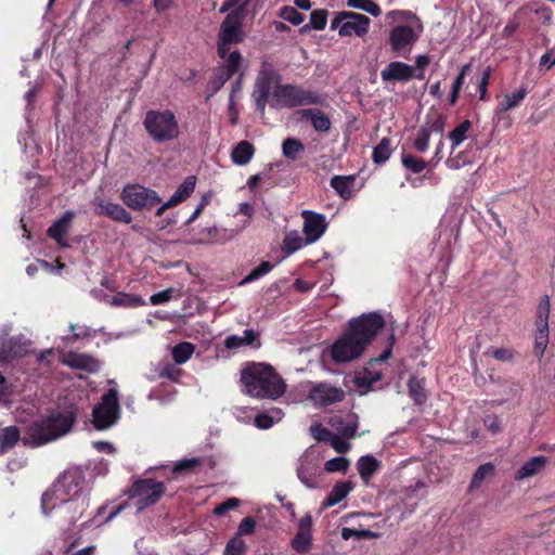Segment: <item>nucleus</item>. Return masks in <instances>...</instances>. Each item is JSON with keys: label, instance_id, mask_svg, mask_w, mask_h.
Masks as SVG:
<instances>
[{"label": "nucleus", "instance_id": "obj_1", "mask_svg": "<svg viewBox=\"0 0 555 555\" xmlns=\"http://www.w3.org/2000/svg\"><path fill=\"white\" fill-rule=\"evenodd\" d=\"M89 487L83 473L78 468L64 472L43 493L42 512L49 515L56 511L69 524L76 522L88 507Z\"/></svg>", "mask_w": 555, "mask_h": 555}, {"label": "nucleus", "instance_id": "obj_2", "mask_svg": "<svg viewBox=\"0 0 555 555\" xmlns=\"http://www.w3.org/2000/svg\"><path fill=\"white\" fill-rule=\"evenodd\" d=\"M384 324L383 317L375 312L351 319L344 334L331 346L333 361L347 363L360 358Z\"/></svg>", "mask_w": 555, "mask_h": 555}, {"label": "nucleus", "instance_id": "obj_3", "mask_svg": "<svg viewBox=\"0 0 555 555\" xmlns=\"http://www.w3.org/2000/svg\"><path fill=\"white\" fill-rule=\"evenodd\" d=\"M385 18L391 25L388 35L390 50L398 56H406L423 31L422 23L412 12L401 10L387 12Z\"/></svg>", "mask_w": 555, "mask_h": 555}, {"label": "nucleus", "instance_id": "obj_4", "mask_svg": "<svg viewBox=\"0 0 555 555\" xmlns=\"http://www.w3.org/2000/svg\"><path fill=\"white\" fill-rule=\"evenodd\" d=\"M244 392L254 398L278 399L285 392V384L270 365L251 363L241 374Z\"/></svg>", "mask_w": 555, "mask_h": 555}, {"label": "nucleus", "instance_id": "obj_5", "mask_svg": "<svg viewBox=\"0 0 555 555\" xmlns=\"http://www.w3.org/2000/svg\"><path fill=\"white\" fill-rule=\"evenodd\" d=\"M75 416L72 412L51 414L34 422L23 437L24 444L38 447L66 435L73 427Z\"/></svg>", "mask_w": 555, "mask_h": 555}, {"label": "nucleus", "instance_id": "obj_6", "mask_svg": "<svg viewBox=\"0 0 555 555\" xmlns=\"http://www.w3.org/2000/svg\"><path fill=\"white\" fill-rule=\"evenodd\" d=\"M144 127L149 135L157 143L172 141L180 135L178 120L169 109L147 112Z\"/></svg>", "mask_w": 555, "mask_h": 555}, {"label": "nucleus", "instance_id": "obj_7", "mask_svg": "<svg viewBox=\"0 0 555 555\" xmlns=\"http://www.w3.org/2000/svg\"><path fill=\"white\" fill-rule=\"evenodd\" d=\"M243 8L232 10L221 23L218 34V54L225 57L232 44H238L246 38L243 28Z\"/></svg>", "mask_w": 555, "mask_h": 555}, {"label": "nucleus", "instance_id": "obj_8", "mask_svg": "<svg viewBox=\"0 0 555 555\" xmlns=\"http://www.w3.org/2000/svg\"><path fill=\"white\" fill-rule=\"evenodd\" d=\"M281 78L276 70L267 62H263L258 73L253 98L255 105L261 113L264 112L266 105L271 104V96L279 90Z\"/></svg>", "mask_w": 555, "mask_h": 555}, {"label": "nucleus", "instance_id": "obj_9", "mask_svg": "<svg viewBox=\"0 0 555 555\" xmlns=\"http://www.w3.org/2000/svg\"><path fill=\"white\" fill-rule=\"evenodd\" d=\"M370 24L371 21L366 15L351 11H343L332 20L331 28L337 29L341 37L352 35L363 37L369 33Z\"/></svg>", "mask_w": 555, "mask_h": 555}, {"label": "nucleus", "instance_id": "obj_10", "mask_svg": "<svg viewBox=\"0 0 555 555\" xmlns=\"http://www.w3.org/2000/svg\"><path fill=\"white\" fill-rule=\"evenodd\" d=\"M317 102L318 96L310 91L293 85H281L276 93L271 96L270 106L275 108L295 107Z\"/></svg>", "mask_w": 555, "mask_h": 555}, {"label": "nucleus", "instance_id": "obj_11", "mask_svg": "<svg viewBox=\"0 0 555 555\" xmlns=\"http://www.w3.org/2000/svg\"><path fill=\"white\" fill-rule=\"evenodd\" d=\"M120 199L133 210H150L162 201L154 190L140 184L126 185L121 191Z\"/></svg>", "mask_w": 555, "mask_h": 555}, {"label": "nucleus", "instance_id": "obj_12", "mask_svg": "<svg viewBox=\"0 0 555 555\" xmlns=\"http://www.w3.org/2000/svg\"><path fill=\"white\" fill-rule=\"evenodd\" d=\"M119 418V405L117 391L109 389L103 397L102 401L93 410V425L96 429H107Z\"/></svg>", "mask_w": 555, "mask_h": 555}, {"label": "nucleus", "instance_id": "obj_13", "mask_svg": "<svg viewBox=\"0 0 555 555\" xmlns=\"http://www.w3.org/2000/svg\"><path fill=\"white\" fill-rule=\"evenodd\" d=\"M165 492V486L160 481L143 479L137 481L131 490L130 498L134 501L138 512L155 504Z\"/></svg>", "mask_w": 555, "mask_h": 555}, {"label": "nucleus", "instance_id": "obj_14", "mask_svg": "<svg viewBox=\"0 0 555 555\" xmlns=\"http://www.w3.org/2000/svg\"><path fill=\"white\" fill-rule=\"evenodd\" d=\"M320 460V454L312 448L307 449L299 459L297 477L309 489H314L319 486V478L321 476Z\"/></svg>", "mask_w": 555, "mask_h": 555}, {"label": "nucleus", "instance_id": "obj_15", "mask_svg": "<svg viewBox=\"0 0 555 555\" xmlns=\"http://www.w3.org/2000/svg\"><path fill=\"white\" fill-rule=\"evenodd\" d=\"M312 517L306 514L298 520L297 530L291 541V547L298 554H307L312 548Z\"/></svg>", "mask_w": 555, "mask_h": 555}, {"label": "nucleus", "instance_id": "obj_16", "mask_svg": "<svg viewBox=\"0 0 555 555\" xmlns=\"http://www.w3.org/2000/svg\"><path fill=\"white\" fill-rule=\"evenodd\" d=\"M301 216L304 218L302 232L306 236V244H312L317 242L327 229L325 216L311 210H304Z\"/></svg>", "mask_w": 555, "mask_h": 555}, {"label": "nucleus", "instance_id": "obj_17", "mask_svg": "<svg viewBox=\"0 0 555 555\" xmlns=\"http://www.w3.org/2000/svg\"><path fill=\"white\" fill-rule=\"evenodd\" d=\"M344 391L326 383L311 386L309 399L317 405H327L343 400Z\"/></svg>", "mask_w": 555, "mask_h": 555}, {"label": "nucleus", "instance_id": "obj_18", "mask_svg": "<svg viewBox=\"0 0 555 555\" xmlns=\"http://www.w3.org/2000/svg\"><path fill=\"white\" fill-rule=\"evenodd\" d=\"M414 74V68L400 61L390 62L380 72L383 82H408Z\"/></svg>", "mask_w": 555, "mask_h": 555}, {"label": "nucleus", "instance_id": "obj_19", "mask_svg": "<svg viewBox=\"0 0 555 555\" xmlns=\"http://www.w3.org/2000/svg\"><path fill=\"white\" fill-rule=\"evenodd\" d=\"M93 204L95 206V214L99 216H105L126 224L132 221L131 214L117 203L105 202L104 199L95 197Z\"/></svg>", "mask_w": 555, "mask_h": 555}, {"label": "nucleus", "instance_id": "obj_20", "mask_svg": "<svg viewBox=\"0 0 555 555\" xmlns=\"http://www.w3.org/2000/svg\"><path fill=\"white\" fill-rule=\"evenodd\" d=\"M94 295L106 305L114 307L137 308L145 305L144 299L134 294L117 293L115 295H106L102 291H95Z\"/></svg>", "mask_w": 555, "mask_h": 555}, {"label": "nucleus", "instance_id": "obj_21", "mask_svg": "<svg viewBox=\"0 0 555 555\" xmlns=\"http://www.w3.org/2000/svg\"><path fill=\"white\" fill-rule=\"evenodd\" d=\"M62 362L69 367L86 371L88 373L98 372L101 367L99 360L86 353H65L62 358Z\"/></svg>", "mask_w": 555, "mask_h": 555}, {"label": "nucleus", "instance_id": "obj_22", "mask_svg": "<svg viewBox=\"0 0 555 555\" xmlns=\"http://www.w3.org/2000/svg\"><path fill=\"white\" fill-rule=\"evenodd\" d=\"M331 425L335 430V435L346 439L354 436L357 430V423L352 415H335L331 418Z\"/></svg>", "mask_w": 555, "mask_h": 555}, {"label": "nucleus", "instance_id": "obj_23", "mask_svg": "<svg viewBox=\"0 0 555 555\" xmlns=\"http://www.w3.org/2000/svg\"><path fill=\"white\" fill-rule=\"evenodd\" d=\"M75 217L74 211L68 210L64 212L48 230L50 237L55 240L59 244L65 245L64 237L68 232L72 221Z\"/></svg>", "mask_w": 555, "mask_h": 555}, {"label": "nucleus", "instance_id": "obj_24", "mask_svg": "<svg viewBox=\"0 0 555 555\" xmlns=\"http://www.w3.org/2000/svg\"><path fill=\"white\" fill-rule=\"evenodd\" d=\"M302 119H309L315 131L326 132L331 128L330 118L318 108H306L298 112Z\"/></svg>", "mask_w": 555, "mask_h": 555}, {"label": "nucleus", "instance_id": "obj_25", "mask_svg": "<svg viewBox=\"0 0 555 555\" xmlns=\"http://www.w3.org/2000/svg\"><path fill=\"white\" fill-rule=\"evenodd\" d=\"M354 181L353 176H335L331 179V186L344 199H349L354 195Z\"/></svg>", "mask_w": 555, "mask_h": 555}, {"label": "nucleus", "instance_id": "obj_26", "mask_svg": "<svg viewBox=\"0 0 555 555\" xmlns=\"http://www.w3.org/2000/svg\"><path fill=\"white\" fill-rule=\"evenodd\" d=\"M258 335L254 330H245L243 335H230L224 339L227 349L235 350L242 347L251 346L257 341Z\"/></svg>", "mask_w": 555, "mask_h": 555}, {"label": "nucleus", "instance_id": "obj_27", "mask_svg": "<svg viewBox=\"0 0 555 555\" xmlns=\"http://www.w3.org/2000/svg\"><path fill=\"white\" fill-rule=\"evenodd\" d=\"M433 131L442 132V122L441 121L436 122L434 126H430V127L424 126L418 130L416 138L414 140V143H413L414 147L418 152L424 153L428 150L430 135H431Z\"/></svg>", "mask_w": 555, "mask_h": 555}, {"label": "nucleus", "instance_id": "obj_28", "mask_svg": "<svg viewBox=\"0 0 555 555\" xmlns=\"http://www.w3.org/2000/svg\"><path fill=\"white\" fill-rule=\"evenodd\" d=\"M353 489L351 481L337 482L327 495L324 506L331 507L341 502Z\"/></svg>", "mask_w": 555, "mask_h": 555}, {"label": "nucleus", "instance_id": "obj_29", "mask_svg": "<svg viewBox=\"0 0 555 555\" xmlns=\"http://www.w3.org/2000/svg\"><path fill=\"white\" fill-rule=\"evenodd\" d=\"M195 183V177H186L184 181L178 186L172 196L168 199V205L177 206L181 202L185 201L194 192Z\"/></svg>", "mask_w": 555, "mask_h": 555}, {"label": "nucleus", "instance_id": "obj_30", "mask_svg": "<svg viewBox=\"0 0 555 555\" xmlns=\"http://www.w3.org/2000/svg\"><path fill=\"white\" fill-rule=\"evenodd\" d=\"M357 467L361 479L367 483L379 467V462L372 455H364L358 460Z\"/></svg>", "mask_w": 555, "mask_h": 555}, {"label": "nucleus", "instance_id": "obj_31", "mask_svg": "<svg viewBox=\"0 0 555 555\" xmlns=\"http://www.w3.org/2000/svg\"><path fill=\"white\" fill-rule=\"evenodd\" d=\"M254 156V147L247 141H241L232 151L231 158L235 165L244 166Z\"/></svg>", "mask_w": 555, "mask_h": 555}, {"label": "nucleus", "instance_id": "obj_32", "mask_svg": "<svg viewBox=\"0 0 555 555\" xmlns=\"http://www.w3.org/2000/svg\"><path fill=\"white\" fill-rule=\"evenodd\" d=\"M527 93V88L520 87L514 92L505 94L502 102L498 105V111L504 113L518 106Z\"/></svg>", "mask_w": 555, "mask_h": 555}, {"label": "nucleus", "instance_id": "obj_33", "mask_svg": "<svg viewBox=\"0 0 555 555\" xmlns=\"http://www.w3.org/2000/svg\"><path fill=\"white\" fill-rule=\"evenodd\" d=\"M20 439V430L15 426L0 428V454L12 449Z\"/></svg>", "mask_w": 555, "mask_h": 555}, {"label": "nucleus", "instance_id": "obj_34", "mask_svg": "<svg viewBox=\"0 0 555 555\" xmlns=\"http://www.w3.org/2000/svg\"><path fill=\"white\" fill-rule=\"evenodd\" d=\"M195 351V346L189 341H182L172 347L171 354L176 364L188 362Z\"/></svg>", "mask_w": 555, "mask_h": 555}, {"label": "nucleus", "instance_id": "obj_35", "mask_svg": "<svg viewBox=\"0 0 555 555\" xmlns=\"http://www.w3.org/2000/svg\"><path fill=\"white\" fill-rule=\"evenodd\" d=\"M546 463L544 456H535L526 462L516 474L517 479H525L540 472Z\"/></svg>", "mask_w": 555, "mask_h": 555}, {"label": "nucleus", "instance_id": "obj_36", "mask_svg": "<svg viewBox=\"0 0 555 555\" xmlns=\"http://www.w3.org/2000/svg\"><path fill=\"white\" fill-rule=\"evenodd\" d=\"M283 416L284 414L282 410L274 408L266 413L259 414L255 418V425L260 429H269L275 423L280 422L283 418Z\"/></svg>", "mask_w": 555, "mask_h": 555}, {"label": "nucleus", "instance_id": "obj_37", "mask_svg": "<svg viewBox=\"0 0 555 555\" xmlns=\"http://www.w3.org/2000/svg\"><path fill=\"white\" fill-rule=\"evenodd\" d=\"M470 121L466 119L450 132L449 139L451 140L452 153L467 139V133L470 130Z\"/></svg>", "mask_w": 555, "mask_h": 555}, {"label": "nucleus", "instance_id": "obj_38", "mask_svg": "<svg viewBox=\"0 0 555 555\" xmlns=\"http://www.w3.org/2000/svg\"><path fill=\"white\" fill-rule=\"evenodd\" d=\"M304 245H307L306 237L302 238L298 232L293 231L286 234L282 244V250L291 255L302 248Z\"/></svg>", "mask_w": 555, "mask_h": 555}, {"label": "nucleus", "instance_id": "obj_39", "mask_svg": "<svg viewBox=\"0 0 555 555\" xmlns=\"http://www.w3.org/2000/svg\"><path fill=\"white\" fill-rule=\"evenodd\" d=\"M304 144L300 141L293 138H287L282 143V153L284 157L292 160L297 159L304 152Z\"/></svg>", "mask_w": 555, "mask_h": 555}, {"label": "nucleus", "instance_id": "obj_40", "mask_svg": "<svg viewBox=\"0 0 555 555\" xmlns=\"http://www.w3.org/2000/svg\"><path fill=\"white\" fill-rule=\"evenodd\" d=\"M392 152L391 141L388 138H384L380 142L375 146L373 151V162L375 164H384L388 160Z\"/></svg>", "mask_w": 555, "mask_h": 555}, {"label": "nucleus", "instance_id": "obj_41", "mask_svg": "<svg viewBox=\"0 0 555 555\" xmlns=\"http://www.w3.org/2000/svg\"><path fill=\"white\" fill-rule=\"evenodd\" d=\"M224 60V65L222 66V69L228 72L231 75H234L240 72L242 64H243V57L238 51H230L225 54V57H222Z\"/></svg>", "mask_w": 555, "mask_h": 555}, {"label": "nucleus", "instance_id": "obj_42", "mask_svg": "<svg viewBox=\"0 0 555 555\" xmlns=\"http://www.w3.org/2000/svg\"><path fill=\"white\" fill-rule=\"evenodd\" d=\"M551 302L547 295L543 296L538 305L537 309V327H548V315H550Z\"/></svg>", "mask_w": 555, "mask_h": 555}, {"label": "nucleus", "instance_id": "obj_43", "mask_svg": "<svg viewBox=\"0 0 555 555\" xmlns=\"http://www.w3.org/2000/svg\"><path fill=\"white\" fill-rule=\"evenodd\" d=\"M494 474V466L491 463H486L483 465H480L477 470L475 472L469 489H477L479 488L482 482L486 480L487 477L492 476Z\"/></svg>", "mask_w": 555, "mask_h": 555}, {"label": "nucleus", "instance_id": "obj_44", "mask_svg": "<svg viewBox=\"0 0 555 555\" xmlns=\"http://www.w3.org/2000/svg\"><path fill=\"white\" fill-rule=\"evenodd\" d=\"M409 392L416 403H423L426 399L424 380L416 377H412L409 380Z\"/></svg>", "mask_w": 555, "mask_h": 555}, {"label": "nucleus", "instance_id": "obj_45", "mask_svg": "<svg viewBox=\"0 0 555 555\" xmlns=\"http://www.w3.org/2000/svg\"><path fill=\"white\" fill-rule=\"evenodd\" d=\"M347 5L365 11L373 16H378L382 13L380 8L372 0H347Z\"/></svg>", "mask_w": 555, "mask_h": 555}, {"label": "nucleus", "instance_id": "obj_46", "mask_svg": "<svg viewBox=\"0 0 555 555\" xmlns=\"http://www.w3.org/2000/svg\"><path fill=\"white\" fill-rule=\"evenodd\" d=\"M273 264L268 261H262L257 268L253 269L241 282L240 285L251 283L261 276L266 275L273 269Z\"/></svg>", "mask_w": 555, "mask_h": 555}, {"label": "nucleus", "instance_id": "obj_47", "mask_svg": "<svg viewBox=\"0 0 555 555\" xmlns=\"http://www.w3.org/2000/svg\"><path fill=\"white\" fill-rule=\"evenodd\" d=\"M548 344V327H537L534 352L541 358L546 350Z\"/></svg>", "mask_w": 555, "mask_h": 555}, {"label": "nucleus", "instance_id": "obj_48", "mask_svg": "<svg viewBox=\"0 0 555 555\" xmlns=\"http://www.w3.org/2000/svg\"><path fill=\"white\" fill-rule=\"evenodd\" d=\"M403 166L411 170L413 173H420L426 168V163L412 155L402 156Z\"/></svg>", "mask_w": 555, "mask_h": 555}, {"label": "nucleus", "instance_id": "obj_49", "mask_svg": "<svg viewBox=\"0 0 555 555\" xmlns=\"http://www.w3.org/2000/svg\"><path fill=\"white\" fill-rule=\"evenodd\" d=\"M349 461L346 457H334L332 460H328L324 464V469L327 473H336L341 472L345 473L348 469Z\"/></svg>", "mask_w": 555, "mask_h": 555}, {"label": "nucleus", "instance_id": "obj_50", "mask_svg": "<svg viewBox=\"0 0 555 555\" xmlns=\"http://www.w3.org/2000/svg\"><path fill=\"white\" fill-rule=\"evenodd\" d=\"M158 376L176 382L181 376V370L170 363H160L158 367Z\"/></svg>", "mask_w": 555, "mask_h": 555}, {"label": "nucleus", "instance_id": "obj_51", "mask_svg": "<svg viewBox=\"0 0 555 555\" xmlns=\"http://www.w3.org/2000/svg\"><path fill=\"white\" fill-rule=\"evenodd\" d=\"M245 547V542L241 538L234 537L227 544L223 555H243Z\"/></svg>", "mask_w": 555, "mask_h": 555}, {"label": "nucleus", "instance_id": "obj_52", "mask_svg": "<svg viewBox=\"0 0 555 555\" xmlns=\"http://www.w3.org/2000/svg\"><path fill=\"white\" fill-rule=\"evenodd\" d=\"M327 22V12L324 10H315L310 15L311 26L317 30L325 28Z\"/></svg>", "mask_w": 555, "mask_h": 555}, {"label": "nucleus", "instance_id": "obj_53", "mask_svg": "<svg viewBox=\"0 0 555 555\" xmlns=\"http://www.w3.org/2000/svg\"><path fill=\"white\" fill-rule=\"evenodd\" d=\"M311 436L318 441H328L333 431L324 428L321 424H313L310 427Z\"/></svg>", "mask_w": 555, "mask_h": 555}, {"label": "nucleus", "instance_id": "obj_54", "mask_svg": "<svg viewBox=\"0 0 555 555\" xmlns=\"http://www.w3.org/2000/svg\"><path fill=\"white\" fill-rule=\"evenodd\" d=\"M281 15L284 20L291 22L294 25H299L304 22V16L294 8H283Z\"/></svg>", "mask_w": 555, "mask_h": 555}, {"label": "nucleus", "instance_id": "obj_55", "mask_svg": "<svg viewBox=\"0 0 555 555\" xmlns=\"http://www.w3.org/2000/svg\"><path fill=\"white\" fill-rule=\"evenodd\" d=\"M341 438L333 433L328 439V442L337 453H346L350 449V443Z\"/></svg>", "mask_w": 555, "mask_h": 555}, {"label": "nucleus", "instance_id": "obj_56", "mask_svg": "<svg viewBox=\"0 0 555 555\" xmlns=\"http://www.w3.org/2000/svg\"><path fill=\"white\" fill-rule=\"evenodd\" d=\"M240 505V500L236 498H230L225 502L217 505L214 509V513L217 516H223L230 509H234Z\"/></svg>", "mask_w": 555, "mask_h": 555}, {"label": "nucleus", "instance_id": "obj_57", "mask_svg": "<svg viewBox=\"0 0 555 555\" xmlns=\"http://www.w3.org/2000/svg\"><path fill=\"white\" fill-rule=\"evenodd\" d=\"M173 289L167 288L159 293L153 294L150 297V302L153 306L162 305L168 302L172 298Z\"/></svg>", "mask_w": 555, "mask_h": 555}, {"label": "nucleus", "instance_id": "obj_58", "mask_svg": "<svg viewBox=\"0 0 555 555\" xmlns=\"http://www.w3.org/2000/svg\"><path fill=\"white\" fill-rule=\"evenodd\" d=\"M199 465V460L197 457L181 460L173 466V473H182L186 470H191Z\"/></svg>", "mask_w": 555, "mask_h": 555}, {"label": "nucleus", "instance_id": "obj_59", "mask_svg": "<svg viewBox=\"0 0 555 555\" xmlns=\"http://www.w3.org/2000/svg\"><path fill=\"white\" fill-rule=\"evenodd\" d=\"M255 519L253 517H245L238 526L237 535L250 534L255 531Z\"/></svg>", "mask_w": 555, "mask_h": 555}, {"label": "nucleus", "instance_id": "obj_60", "mask_svg": "<svg viewBox=\"0 0 555 555\" xmlns=\"http://www.w3.org/2000/svg\"><path fill=\"white\" fill-rule=\"evenodd\" d=\"M485 426L492 434H498L502 429L501 421L496 415H489L485 418Z\"/></svg>", "mask_w": 555, "mask_h": 555}, {"label": "nucleus", "instance_id": "obj_61", "mask_svg": "<svg viewBox=\"0 0 555 555\" xmlns=\"http://www.w3.org/2000/svg\"><path fill=\"white\" fill-rule=\"evenodd\" d=\"M490 74H491V68L490 67H487L482 75H481V78L478 82V88H479V91H480V100H483L486 98V94H487V87H488V83H489V79H490Z\"/></svg>", "mask_w": 555, "mask_h": 555}, {"label": "nucleus", "instance_id": "obj_62", "mask_svg": "<svg viewBox=\"0 0 555 555\" xmlns=\"http://www.w3.org/2000/svg\"><path fill=\"white\" fill-rule=\"evenodd\" d=\"M370 533L366 531H359L351 528H344L341 531V537L344 540H349L352 537L362 538L367 537Z\"/></svg>", "mask_w": 555, "mask_h": 555}, {"label": "nucleus", "instance_id": "obj_63", "mask_svg": "<svg viewBox=\"0 0 555 555\" xmlns=\"http://www.w3.org/2000/svg\"><path fill=\"white\" fill-rule=\"evenodd\" d=\"M232 75L220 68L219 73L216 75L212 83L217 89H219L221 86L225 83V81L231 77Z\"/></svg>", "mask_w": 555, "mask_h": 555}, {"label": "nucleus", "instance_id": "obj_64", "mask_svg": "<svg viewBox=\"0 0 555 555\" xmlns=\"http://www.w3.org/2000/svg\"><path fill=\"white\" fill-rule=\"evenodd\" d=\"M93 448L96 449L99 452H106V453L115 452L114 446L106 441H95V442H93Z\"/></svg>", "mask_w": 555, "mask_h": 555}]
</instances>
